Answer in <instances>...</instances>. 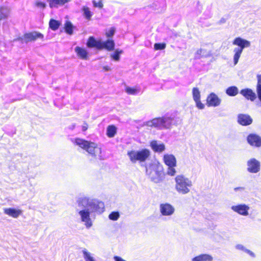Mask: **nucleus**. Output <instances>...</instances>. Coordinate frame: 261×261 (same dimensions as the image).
I'll return each instance as SVG.
<instances>
[{
	"instance_id": "obj_34",
	"label": "nucleus",
	"mask_w": 261,
	"mask_h": 261,
	"mask_svg": "<svg viewBox=\"0 0 261 261\" xmlns=\"http://www.w3.org/2000/svg\"><path fill=\"white\" fill-rule=\"evenodd\" d=\"M59 25L60 23L56 20L51 19L49 21V27L53 30H56L58 29Z\"/></svg>"
},
{
	"instance_id": "obj_41",
	"label": "nucleus",
	"mask_w": 261,
	"mask_h": 261,
	"mask_svg": "<svg viewBox=\"0 0 261 261\" xmlns=\"http://www.w3.org/2000/svg\"><path fill=\"white\" fill-rule=\"evenodd\" d=\"M114 259L115 261H126L123 259L122 257L118 256H115L114 257Z\"/></svg>"
},
{
	"instance_id": "obj_39",
	"label": "nucleus",
	"mask_w": 261,
	"mask_h": 261,
	"mask_svg": "<svg viewBox=\"0 0 261 261\" xmlns=\"http://www.w3.org/2000/svg\"><path fill=\"white\" fill-rule=\"evenodd\" d=\"M115 32L114 28H111L107 32H106V36L108 38L112 37Z\"/></svg>"
},
{
	"instance_id": "obj_6",
	"label": "nucleus",
	"mask_w": 261,
	"mask_h": 261,
	"mask_svg": "<svg viewBox=\"0 0 261 261\" xmlns=\"http://www.w3.org/2000/svg\"><path fill=\"white\" fill-rule=\"evenodd\" d=\"M163 162L168 166L167 174L173 176L176 173L175 167L176 166V159L175 156L172 154L166 153L164 155Z\"/></svg>"
},
{
	"instance_id": "obj_13",
	"label": "nucleus",
	"mask_w": 261,
	"mask_h": 261,
	"mask_svg": "<svg viewBox=\"0 0 261 261\" xmlns=\"http://www.w3.org/2000/svg\"><path fill=\"white\" fill-rule=\"evenodd\" d=\"M221 102V99L214 93H211L206 98V103L208 107H218Z\"/></svg>"
},
{
	"instance_id": "obj_42",
	"label": "nucleus",
	"mask_w": 261,
	"mask_h": 261,
	"mask_svg": "<svg viewBox=\"0 0 261 261\" xmlns=\"http://www.w3.org/2000/svg\"><path fill=\"white\" fill-rule=\"evenodd\" d=\"M244 189L245 188L244 187H237L234 189V190L236 192L238 191H243L244 190Z\"/></svg>"
},
{
	"instance_id": "obj_23",
	"label": "nucleus",
	"mask_w": 261,
	"mask_h": 261,
	"mask_svg": "<svg viewBox=\"0 0 261 261\" xmlns=\"http://www.w3.org/2000/svg\"><path fill=\"white\" fill-rule=\"evenodd\" d=\"M50 8H58L71 1V0H47Z\"/></svg>"
},
{
	"instance_id": "obj_21",
	"label": "nucleus",
	"mask_w": 261,
	"mask_h": 261,
	"mask_svg": "<svg viewBox=\"0 0 261 261\" xmlns=\"http://www.w3.org/2000/svg\"><path fill=\"white\" fill-rule=\"evenodd\" d=\"M115 43L113 40L109 39L106 41H101V49L105 48L109 51L113 50L114 48Z\"/></svg>"
},
{
	"instance_id": "obj_19",
	"label": "nucleus",
	"mask_w": 261,
	"mask_h": 261,
	"mask_svg": "<svg viewBox=\"0 0 261 261\" xmlns=\"http://www.w3.org/2000/svg\"><path fill=\"white\" fill-rule=\"evenodd\" d=\"M4 212L5 214L14 218H18L22 214L21 210L13 208H5L4 209Z\"/></svg>"
},
{
	"instance_id": "obj_16",
	"label": "nucleus",
	"mask_w": 261,
	"mask_h": 261,
	"mask_svg": "<svg viewBox=\"0 0 261 261\" xmlns=\"http://www.w3.org/2000/svg\"><path fill=\"white\" fill-rule=\"evenodd\" d=\"M238 122L242 125H248L252 122L251 117L247 114H240L238 116Z\"/></svg>"
},
{
	"instance_id": "obj_40",
	"label": "nucleus",
	"mask_w": 261,
	"mask_h": 261,
	"mask_svg": "<svg viewBox=\"0 0 261 261\" xmlns=\"http://www.w3.org/2000/svg\"><path fill=\"white\" fill-rule=\"evenodd\" d=\"M94 6L95 7H98L99 8H102L103 7L102 3L101 1H99L98 2H96V1H94L93 2Z\"/></svg>"
},
{
	"instance_id": "obj_30",
	"label": "nucleus",
	"mask_w": 261,
	"mask_h": 261,
	"mask_svg": "<svg viewBox=\"0 0 261 261\" xmlns=\"http://www.w3.org/2000/svg\"><path fill=\"white\" fill-rule=\"evenodd\" d=\"M116 133V127L114 125H110L107 129V135L110 138L113 137Z\"/></svg>"
},
{
	"instance_id": "obj_43",
	"label": "nucleus",
	"mask_w": 261,
	"mask_h": 261,
	"mask_svg": "<svg viewBox=\"0 0 261 261\" xmlns=\"http://www.w3.org/2000/svg\"><path fill=\"white\" fill-rule=\"evenodd\" d=\"M103 70L105 71H110L111 70V68L108 66H103Z\"/></svg>"
},
{
	"instance_id": "obj_9",
	"label": "nucleus",
	"mask_w": 261,
	"mask_h": 261,
	"mask_svg": "<svg viewBox=\"0 0 261 261\" xmlns=\"http://www.w3.org/2000/svg\"><path fill=\"white\" fill-rule=\"evenodd\" d=\"M43 35L37 32H33L25 34L22 37H20L14 40V41H20L21 43H28L34 41L38 38H43Z\"/></svg>"
},
{
	"instance_id": "obj_5",
	"label": "nucleus",
	"mask_w": 261,
	"mask_h": 261,
	"mask_svg": "<svg viewBox=\"0 0 261 261\" xmlns=\"http://www.w3.org/2000/svg\"><path fill=\"white\" fill-rule=\"evenodd\" d=\"M232 44L238 46L234 48L233 50L234 53L233 63L234 65H236L239 62L243 49L245 48L249 47L251 45V43L249 41L241 37H237L233 40Z\"/></svg>"
},
{
	"instance_id": "obj_3",
	"label": "nucleus",
	"mask_w": 261,
	"mask_h": 261,
	"mask_svg": "<svg viewBox=\"0 0 261 261\" xmlns=\"http://www.w3.org/2000/svg\"><path fill=\"white\" fill-rule=\"evenodd\" d=\"M74 143L81 148L85 150L92 157L99 160H102L101 149L96 143L80 138L75 139Z\"/></svg>"
},
{
	"instance_id": "obj_38",
	"label": "nucleus",
	"mask_w": 261,
	"mask_h": 261,
	"mask_svg": "<svg viewBox=\"0 0 261 261\" xmlns=\"http://www.w3.org/2000/svg\"><path fill=\"white\" fill-rule=\"evenodd\" d=\"M166 45L163 43H155L154 48L155 50H162L165 48Z\"/></svg>"
},
{
	"instance_id": "obj_8",
	"label": "nucleus",
	"mask_w": 261,
	"mask_h": 261,
	"mask_svg": "<svg viewBox=\"0 0 261 261\" xmlns=\"http://www.w3.org/2000/svg\"><path fill=\"white\" fill-rule=\"evenodd\" d=\"M127 154L133 163H135L137 161L144 162L150 155V151L148 149H143L140 151H129Z\"/></svg>"
},
{
	"instance_id": "obj_25",
	"label": "nucleus",
	"mask_w": 261,
	"mask_h": 261,
	"mask_svg": "<svg viewBox=\"0 0 261 261\" xmlns=\"http://www.w3.org/2000/svg\"><path fill=\"white\" fill-rule=\"evenodd\" d=\"M10 13V9L6 6H0V20L7 18Z\"/></svg>"
},
{
	"instance_id": "obj_29",
	"label": "nucleus",
	"mask_w": 261,
	"mask_h": 261,
	"mask_svg": "<svg viewBox=\"0 0 261 261\" xmlns=\"http://www.w3.org/2000/svg\"><path fill=\"white\" fill-rule=\"evenodd\" d=\"M236 248L238 250H242L246 253L248 254L252 257H254L255 256V254L250 250L246 249L243 245L242 244H238L236 246Z\"/></svg>"
},
{
	"instance_id": "obj_35",
	"label": "nucleus",
	"mask_w": 261,
	"mask_h": 261,
	"mask_svg": "<svg viewBox=\"0 0 261 261\" xmlns=\"http://www.w3.org/2000/svg\"><path fill=\"white\" fill-rule=\"evenodd\" d=\"M83 11L84 15L85 17L87 19H90L92 16V14H91V11H90L89 8L87 7H84L83 8Z\"/></svg>"
},
{
	"instance_id": "obj_44",
	"label": "nucleus",
	"mask_w": 261,
	"mask_h": 261,
	"mask_svg": "<svg viewBox=\"0 0 261 261\" xmlns=\"http://www.w3.org/2000/svg\"><path fill=\"white\" fill-rule=\"evenodd\" d=\"M88 128V125L87 124H85L83 127H82V130L83 131H85Z\"/></svg>"
},
{
	"instance_id": "obj_32",
	"label": "nucleus",
	"mask_w": 261,
	"mask_h": 261,
	"mask_svg": "<svg viewBox=\"0 0 261 261\" xmlns=\"http://www.w3.org/2000/svg\"><path fill=\"white\" fill-rule=\"evenodd\" d=\"M125 92L129 95H137L139 92V90L137 88L126 87Z\"/></svg>"
},
{
	"instance_id": "obj_36",
	"label": "nucleus",
	"mask_w": 261,
	"mask_h": 261,
	"mask_svg": "<svg viewBox=\"0 0 261 261\" xmlns=\"http://www.w3.org/2000/svg\"><path fill=\"white\" fill-rule=\"evenodd\" d=\"M120 217V214L118 212H113L109 215V218L110 220L116 221Z\"/></svg>"
},
{
	"instance_id": "obj_14",
	"label": "nucleus",
	"mask_w": 261,
	"mask_h": 261,
	"mask_svg": "<svg viewBox=\"0 0 261 261\" xmlns=\"http://www.w3.org/2000/svg\"><path fill=\"white\" fill-rule=\"evenodd\" d=\"M247 170L251 173H257L260 170V163L255 159H251L247 162Z\"/></svg>"
},
{
	"instance_id": "obj_4",
	"label": "nucleus",
	"mask_w": 261,
	"mask_h": 261,
	"mask_svg": "<svg viewBox=\"0 0 261 261\" xmlns=\"http://www.w3.org/2000/svg\"><path fill=\"white\" fill-rule=\"evenodd\" d=\"M175 182L176 191L182 195L189 193L193 186L192 180L182 174L177 175L175 177Z\"/></svg>"
},
{
	"instance_id": "obj_24",
	"label": "nucleus",
	"mask_w": 261,
	"mask_h": 261,
	"mask_svg": "<svg viewBox=\"0 0 261 261\" xmlns=\"http://www.w3.org/2000/svg\"><path fill=\"white\" fill-rule=\"evenodd\" d=\"M101 41L96 40L93 37H89L87 45L89 47H96L98 49H101Z\"/></svg>"
},
{
	"instance_id": "obj_22",
	"label": "nucleus",
	"mask_w": 261,
	"mask_h": 261,
	"mask_svg": "<svg viewBox=\"0 0 261 261\" xmlns=\"http://www.w3.org/2000/svg\"><path fill=\"white\" fill-rule=\"evenodd\" d=\"M77 56L81 59L87 60L88 53L87 50L82 47L76 46L74 49Z\"/></svg>"
},
{
	"instance_id": "obj_33",
	"label": "nucleus",
	"mask_w": 261,
	"mask_h": 261,
	"mask_svg": "<svg viewBox=\"0 0 261 261\" xmlns=\"http://www.w3.org/2000/svg\"><path fill=\"white\" fill-rule=\"evenodd\" d=\"M122 53V50L116 49L113 54H111V57L115 61H118L120 59V55Z\"/></svg>"
},
{
	"instance_id": "obj_17",
	"label": "nucleus",
	"mask_w": 261,
	"mask_h": 261,
	"mask_svg": "<svg viewBox=\"0 0 261 261\" xmlns=\"http://www.w3.org/2000/svg\"><path fill=\"white\" fill-rule=\"evenodd\" d=\"M248 142L252 146L259 147L261 146V138L256 135L250 134L247 138Z\"/></svg>"
},
{
	"instance_id": "obj_31",
	"label": "nucleus",
	"mask_w": 261,
	"mask_h": 261,
	"mask_svg": "<svg viewBox=\"0 0 261 261\" xmlns=\"http://www.w3.org/2000/svg\"><path fill=\"white\" fill-rule=\"evenodd\" d=\"M73 25L70 21H66L64 29L66 33L69 35H72L73 33Z\"/></svg>"
},
{
	"instance_id": "obj_28",
	"label": "nucleus",
	"mask_w": 261,
	"mask_h": 261,
	"mask_svg": "<svg viewBox=\"0 0 261 261\" xmlns=\"http://www.w3.org/2000/svg\"><path fill=\"white\" fill-rule=\"evenodd\" d=\"M226 93L230 96H234L239 93V89L236 86H231L226 89Z\"/></svg>"
},
{
	"instance_id": "obj_20",
	"label": "nucleus",
	"mask_w": 261,
	"mask_h": 261,
	"mask_svg": "<svg viewBox=\"0 0 261 261\" xmlns=\"http://www.w3.org/2000/svg\"><path fill=\"white\" fill-rule=\"evenodd\" d=\"M212 56V50L206 48H200L196 52V57L197 58H208Z\"/></svg>"
},
{
	"instance_id": "obj_26",
	"label": "nucleus",
	"mask_w": 261,
	"mask_h": 261,
	"mask_svg": "<svg viewBox=\"0 0 261 261\" xmlns=\"http://www.w3.org/2000/svg\"><path fill=\"white\" fill-rule=\"evenodd\" d=\"M213 257L207 254H200L192 258V261H213Z\"/></svg>"
},
{
	"instance_id": "obj_37",
	"label": "nucleus",
	"mask_w": 261,
	"mask_h": 261,
	"mask_svg": "<svg viewBox=\"0 0 261 261\" xmlns=\"http://www.w3.org/2000/svg\"><path fill=\"white\" fill-rule=\"evenodd\" d=\"M35 5L37 7H38L39 8H41V9H44L46 7V5L45 3L41 2L39 1H36L35 2Z\"/></svg>"
},
{
	"instance_id": "obj_15",
	"label": "nucleus",
	"mask_w": 261,
	"mask_h": 261,
	"mask_svg": "<svg viewBox=\"0 0 261 261\" xmlns=\"http://www.w3.org/2000/svg\"><path fill=\"white\" fill-rule=\"evenodd\" d=\"M240 94L246 99L254 101L256 98V93L249 88H246L241 90Z\"/></svg>"
},
{
	"instance_id": "obj_11",
	"label": "nucleus",
	"mask_w": 261,
	"mask_h": 261,
	"mask_svg": "<svg viewBox=\"0 0 261 261\" xmlns=\"http://www.w3.org/2000/svg\"><path fill=\"white\" fill-rule=\"evenodd\" d=\"M160 212L163 216H170L174 214L175 208L169 203H162L160 205Z\"/></svg>"
},
{
	"instance_id": "obj_10",
	"label": "nucleus",
	"mask_w": 261,
	"mask_h": 261,
	"mask_svg": "<svg viewBox=\"0 0 261 261\" xmlns=\"http://www.w3.org/2000/svg\"><path fill=\"white\" fill-rule=\"evenodd\" d=\"M231 209L234 212L243 216H247L249 214L250 207L245 204H239L232 205L231 207Z\"/></svg>"
},
{
	"instance_id": "obj_2",
	"label": "nucleus",
	"mask_w": 261,
	"mask_h": 261,
	"mask_svg": "<svg viewBox=\"0 0 261 261\" xmlns=\"http://www.w3.org/2000/svg\"><path fill=\"white\" fill-rule=\"evenodd\" d=\"M177 121L169 117L154 118L144 122L143 126L155 127L159 129H170L173 125H177Z\"/></svg>"
},
{
	"instance_id": "obj_7",
	"label": "nucleus",
	"mask_w": 261,
	"mask_h": 261,
	"mask_svg": "<svg viewBox=\"0 0 261 261\" xmlns=\"http://www.w3.org/2000/svg\"><path fill=\"white\" fill-rule=\"evenodd\" d=\"M146 172L150 179L155 183H159L162 180V169L155 165H151L146 167Z\"/></svg>"
},
{
	"instance_id": "obj_27",
	"label": "nucleus",
	"mask_w": 261,
	"mask_h": 261,
	"mask_svg": "<svg viewBox=\"0 0 261 261\" xmlns=\"http://www.w3.org/2000/svg\"><path fill=\"white\" fill-rule=\"evenodd\" d=\"M82 252L85 261H96L93 256V254L89 252L86 249H84Z\"/></svg>"
},
{
	"instance_id": "obj_1",
	"label": "nucleus",
	"mask_w": 261,
	"mask_h": 261,
	"mask_svg": "<svg viewBox=\"0 0 261 261\" xmlns=\"http://www.w3.org/2000/svg\"><path fill=\"white\" fill-rule=\"evenodd\" d=\"M76 211L79 220L87 229L93 226L92 214H101L105 210L103 202L88 196L80 197L76 201Z\"/></svg>"
},
{
	"instance_id": "obj_12",
	"label": "nucleus",
	"mask_w": 261,
	"mask_h": 261,
	"mask_svg": "<svg viewBox=\"0 0 261 261\" xmlns=\"http://www.w3.org/2000/svg\"><path fill=\"white\" fill-rule=\"evenodd\" d=\"M192 96L193 100H194L196 107L199 109H203L204 108V105L200 101V92L199 89L197 87H194L192 89Z\"/></svg>"
},
{
	"instance_id": "obj_18",
	"label": "nucleus",
	"mask_w": 261,
	"mask_h": 261,
	"mask_svg": "<svg viewBox=\"0 0 261 261\" xmlns=\"http://www.w3.org/2000/svg\"><path fill=\"white\" fill-rule=\"evenodd\" d=\"M150 146L154 151L159 153L162 152L166 149L165 145L164 143H159L155 140L151 142Z\"/></svg>"
}]
</instances>
